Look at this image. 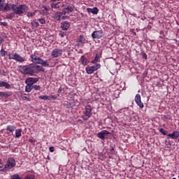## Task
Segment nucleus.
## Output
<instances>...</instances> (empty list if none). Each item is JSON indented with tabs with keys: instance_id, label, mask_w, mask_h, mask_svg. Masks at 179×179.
<instances>
[{
	"instance_id": "1",
	"label": "nucleus",
	"mask_w": 179,
	"mask_h": 179,
	"mask_svg": "<svg viewBox=\"0 0 179 179\" xmlns=\"http://www.w3.org/2000/svg\"><path fill=\"white\" fill-rule=\"evenodd\" d=\"M31 62H33L32 64L22 66L20 67V72H22L23 75L34 76V75L40 73V72H45V69H44V67L50 68L48 62H47V60H43V59L36 55V54L31 55Z\"/></svg>"
},
{
	"instance_id": "2",
	"label": "nucleus",
	"mask_w": 179,
	"mask_h": 179,
	"mask_svg": "<svg viewBox=\"0 0 179 179\" xmlns=\"http://www.w3.org/2000/svg\"><path fill=\"white\" fill-rule=\"evenodd\" d=\"M8 10H13L14 13H15V15L22 16L23 13H26L27 10V6L24 4H21L17 6L16 4L4 3V12H6Z\"/></svg>"
},
{
	"instance_id": "3",
	"label": "nucleus",
	"mask_w": 179,
	"mask_h": 179,
	"mask_svg": "<svg viewBox=\"0 0 179 179\" xmlns=\"http://www.w3.org/2000/svg\"><path fill=\"white\" fill-rule=\"evenodd\" d=\"M90 117H92V106L90 105H87L85 106V110L83 112L82 118L84 121H87Z\"/></svg>"
},
{
	"instance_id": "4",
	"label": "nucleus",
	"mask_w": 179,
	"mask_h": 179,
	"mask_svg": "<svg viewBox=\"0 0 179 179\" xmlns=\"http://www.w3.org/2000/svg\"><path fill=\"white\" fill-rule=\"evenodd\" d=\"M101 67V65H100V64H96V65L92 66H87L85 68V71L87 73H88L89 75H92V73H94L95 71L100 69Z\"/></svg>"
},
{
	"instance_id": "5",
	"label": "nucleus",
	"mask_w": 179,
	"mask_h": 179,
	"mask_svg": "<svg viewBox=\"0 0 179 179\" xmlns=\"http://www.w3.org/2000/svg\"><path fill=\"white\" fill-rule=\"evenodd\" d=\"M15 166H16V161L12 157L8 158L6 164L7 169L10 170L11 169H13Z\"/></svg>"
},
{
	"instance_id": "6",
	"label": "nucleus",
	"mask_w": 179,
	"mask_h": 179,
	"mask_svg": "<svg viewBox=\"0 0 179 179\" xmlns=\"http://www.w3.org/2000/svg\"><path fill=\"white\" fill-rule=\"evenodd\" d=\"M103 30L94 31L92 34V37L94 39L95 38L100 39L103 37Z\"/></svg>"
},
{
	"instance_id": "7",
	"label": "nucleus",
	"mask_w": 179,
	"mask_h": 179,
	"mask_svg": "<svg viewBox=\"0 0 179 179\" xmlns=\"http://www.w3.org/2000/svg\"><path fill=\"white\" fill-rule=\"evenodd\" d=\"M75 8L71 6H67L64 8L62 9V15H69L71 13L73 12Z\"/></svg>"
},
{
	"instance_id": "8",
	"label": "nucleus",
	"mask_w": 179,
	"mask_h": 179,
	"mask_svg": "<svg viewBox=\"0 0 179 179\" xmlns=\"http://www.w3.org/2000/svg\"><path fill=\"white\" fill-rule=\"evenodd\" d=\"M62 50L55 48L52 51L51 55L53 58H58V57H61V55H62Z\"/></svg>"
},
{
	"instance_id": "9",
	"label": "nucleus",
	"mask_w": 179,
	"mask_h": 179,
	"mask_svg": "<svg viewBox=\"0 0 179 179\" xmlns=\"http://www.w3.org/2000/svg\"><path fill=\"white\" fill-rule=\"evenodd\" d=\"M135 102L137 104V106L140 107V108H143L145 107V106L143 105V103H142L141 94H136Z\"/></svg>"
},
{
	"instance_id": "10",
	"label": "nucleus",
	"mask_w": 179,
	"mask_h": 179,
	"mask_svg": "<svg viewBox=\"0 0 179 179\" xmlns=\"http://www.w3.org/2000/svg\"><path fill=\"white\" fill-rule=\"evenodd\" d=\"M110 131L107 130H103L102 131H100L97 134V136L99 138V139L104 141V139H106V135H110Z\"/></svg>"
},
{
	"instance_id": "11",
	"label": "nucleus",
	"mask_w": 179,
	"mask_h": 179,
	"mask_svg": "<svg viewBox=\"0 0 179 179\" xmlns=\"http://www.w3.org/2000/svg\"><path fill=\"white\" fill-rule=\"evenodd\" d=\"M38 78H28L26 81L25 83H29V85H34V83H37V82H38Z\"/></svg>"
},
{
	"instance_id": "12",
	"label": "nucleus",
	"mask_w": 179,
	"mask_h": 179,
	"mask_svg": "<svg viewBox=\"0 0 179 179\" xmlns=\"http://www.w3.org/2000/svg\"><path fill=\"white\" fill-rule=\"evenodd\" d=\"M70 26H71V23H69V22L68 21H64L61 23V29L64 31L68 30Z\"/></svg>"
},
{
	"instance_id": "13",
	"label": "nucleus",
	"mask_w": 179,
	"mask_h": 179,
	"mask_svg": "<svg viewBox=\"0 0 179 179\" xmlns=\"http://www.w3.org/2000/svg\"><path fill=\"white\" fill-rule=\"evenodd\" d=\"M62 12H57L53 16L52 19L56 20L57 22H61V17H62Z\"/></svg>"
},
{
	"instance_id": "14",
	"label": "nucleus",
	"mask_w": 179,
	"mask_h": 179,
	"mask_svg": "<svg viewBox=\"0 0 179 179\" xmlns=\"http://www.w3.org/2000/svg\"><path fill=\"white\" fill-rule=\"evenodd\" d=\"M167 136H169V138H171V139H177L179 138V131H173L172 134H168Z\"/></svg>"
},
{
	"instance_id": "15",
	"label": "nucleus",
	"mask_w": 179,
	"mask_h": 179,
	"mask_svg": "<svg viewBox=\"0 0 179 179\" xmlns=\"http://www.w3.org/2000/svg\"><path fill=\"white\" fill-rule=\"evenodd\" d=\"M89 13H92L93 15H97L99 13V8L97 7H94L93 8H87Z\"/></svg>"
},
{
	"instance_id": "16",
	"label": "nucleus",
	"mask_w": 179,
	"mask_h": 179,
	"mask_svg": "<svg viewBox=\"0 0 179 179\" xmlns=\"http://www.w3.org/2000/svg\"><path fill=\"white\" fill-rule=\"evenodd\" d=\"M87 41H86V38L85 37H83V36L80 35L78 40H77V43H80V44H82V45H84V44H86Z\"/></svg>"
},
{
	"instance_id": "17",
	"label": "nucleus",
	"mask_w": 179,
	"mask_h": 179,
	"mask_svg": "<svg viewBox=\"0 0 179 179\" xmlns=\"http://www.w3.org/2000/svg\"><path fill=\"white\" fill-rule=\"evenodd\" d=\"M15 61H17V62H24L26 61V59L24 57H21L20 55H17V53H15Z\"/></svg>"
},
{
	"instance_id": "18",
	"label": "nucleus",
	"mask_w": 179,
	"mask_h": 179,
	"mask_svg": "<svg viewBox=\"0 0 179 179\" xmlns=\"http://www.w3.org/2000/svg\"><path fill=\"white\" fill-rule=\"evenodd\" d=\"M80 62L82 65H84V66L87 65V64H89V59H87V58H86V57L85 56H81Z\"/></svg>"
},
{
	"instance_id": "19",
	"label": "nucleus",
	"mask_w": 179,
	"mask_h": 179,
	"mask_svg": "<svg viewBox=\"0 0 179 179\" xmlns=\"http://www.w3.org/2000/svg\"><path fill=\"white\" fill-rule=\"evenodd\" d=\"M0 87H6V89H10V85H9V83L5 81H1L0 82Z\"/></svg>"
},
{
	"instance_id": "20",
	"label": "nucleus",
	"mask_w": 179,
	"mask_h": 179,
	"mask_svg": "<svg viewBox=\"0 0 179 179\" xmlns=\"http://www.w3.org/2000/svg\"><path fill=\"white\" fill-rule=\"evenodd\" d=\"M34 89L33 85L27 83L26 87H25V92H27L28 93H30L31 90Z\"/></svg>"
},
{
	"instance_id": "21",
	"label": "nucleus",
	"mask_w": 179,
	"mask_h": 179,
	"mask_svg": "<svg viewBox=\"0 0 179 179\" xmlns=\"http://www.w3.org/2000/svg\"><path fill=\"white\" fill-rule=\"evenodd\" d=\"M42 9V13H41L42 15H47V12H50V8L45 6H43Z\"/></svg>"
},
{
	"instance_id": "22",
	"label": "nucleus",
	"mask_w": 179,
	"mask_h": 179,
	"mask_svg": "<svg viewBox=\"0 0 179 179\" xmlns=\"http://www.w3.org/2000/svg\"><path fill=\"white\" fill-rule=\"evenodd\" d=\"M22 136V129H17L15 130V137L20 138Z\"/></svg>"
},
{
	"instance_id": "23",
	"label": "nucleus",
	"mask_w": 179,
	"mask_h": 179,
	"mask_svg": "<svg viewBox=\"0 0 179 179\" xmlns=\"http://www.w3.org/2000/svg\"><path fill=\"white\" fill-rule=\"evenodd\" d=\"M31 26H32V29H36V27H38V26H40V24H38V22H36V20H34L31 23Z\"/></svg>"
},
{
	"instance_id": "24",
	"label": "nucleus",
	"mask_w": 179,
	"mask_h": 179,
	"mask_svg": "<svg viewBox=\"0 0 179 179\" xmlns=\"http://www.w3.org/2000/svg\"><path fill=\"white\" fill-rule=\"evenodd\" d=\"M15 129H16V127L13 125L7 126V131H9L10 132H13Z\"/></svg>"
},
{
	"instance_id": "25",
	"label": "nucleus",
	"mask_w": 179,
	"mask_h": 179,
	"mask_svg": "<svg viewBox=\"0 0 179 179\" xmlns=\"http://www.w3.org/2000/svg\"><path fill=\"white\" fill-rule=\"evenodd\" d=\"M99 59H100V55L96 54L94 59L92 60V64H96V62H99Z\"/></svg>"
},
{
	"instance_id": "26",
	"label": "nucleus",
	"mask_w": 179,
	"mask_h": 179,
	"mask_svg": "<svg viewBox=\"0 0 179 179\" xmlns=\"http://www.w3.org/2000/svg\"><path fill=\"white\" fill-rule=\"evenodd\" d=\"M0 54L1 57H6L8 55V52L6 50H3V48H1L0 50Z\"/></svg>"
},
{
	"instance_id": "27",
	"label": "nucleus",
	"mask_w": 179,
	"mask_h": 179,
	"mask_svg": "<svg viewBox=\"0 0 179 179\" xmlns=\"http://www.w3.org/2000/svg\"><path fill=\"white\" fill-rule=\"evenodd\" d=\"M38 99L40 100H50V98L47 95H41L38 96Z\"/></svg>"
},
{
	"instance_id": "28",
	"label": "nucleus",
	"mask_w": 179,
	"mask_h": 179,
	"mask_svg": "<svg viewBox=\"0 0 179 179\" xmlns=\"http://www.w3.org/2000/svg\"><path fill=\"white\" fill-rule=\"evenodd\" d=\"M163 120H164V121H167L169 120H171V115L166 114V115H164L162 116Z\"/></svg>"
},
{
	"instance_id": "29",
	"label": "nucleus",
	"mask_w": 179,
	"mask_h": 179,
	"mask_svg": "<svg viewBox=\"0 0 179 179\" xmlns=\"http://www.w3.org/2000/svg\"><path fill=\"white\" fill-rule=\"evenodd\" d=\"M8 169L6 165H4V166H0V171H3L4 173H6V171H8Z\"/></svg>"
},
{
	"instance_id": "30",
	"label": "nucleus",
	"mask_w": 179,
	"mask_h": 179,
	"mask_svg": "<svg viewBox=\"0 0 179 179\" xmlns=\"http://www.w3.org/2000/svg\"><path fill=\"white\" fill-rule=\"evenodd\" d=\"M15 15H16V13H11L10 14H8L6 15V18L7 19H13V17H15Z\"/></svg>"
},
{
	"instance_id": "31",
	"label": "nucleus",
	"mask_w": 179,
	"mask_h": 179,
	"mask_svg": "<svg viewBox=\"0 0 179 179\" xmlns=\"http://www.w3.org/2000/svg\"><path fill=\"white\" fill-rule=\"evenodd\" d=\"M16 58V53L15 54H9L8 55V59H15Z\"/></svg>"
},
{
	"instance_id": "32",
	"label": "nucleus",
	"mask_w": 179,
	"mask_h": 179,
	"mask_svg": "<svg viewBox=\"0 0 179 179\" xmlns=\"http://www.w3.org/2000/svg\"><path fill=\"white\" fill-rule=\"evenodd\" d=\"M10 179H22L18 174H14L10 176Z\"/></svg>"
},
{
	"instance_id": "33",
	"label": "nucleus",
	"mask_w": 179,
	"mask_h": 179,
	"mask_svg": "<svg viewBox=\"0 0 179 179\" xmlns=\"http://www.w3.org/2000/svg\"><path fill=\"white\" fill-rule=\"evenodd\" d=\"M27 17H33V16H36V12L34 13H27Z\"/></svg>"
},
{
	"instance_id": "34",
	"label": "nucleus",
	"mask_w": 179,
	"mask_h": 179,
	"mask_svg": "<svg viewBox=\"0 0 179 179\" xmlns=\"http://www.w3.org/2000/svg\"><path fill=\"white\" fill-rule=\"evenodd\" d=\"M12 96L11 92H4V97H10Z\"/></svg>"
},
{
	"instance_id": "35",
	"label": "nucleus",
	"mask_w": 179,
	"mask_h": 179,
	"mask_svg": "<svg viewBox=\"0 0 179 179\" xmlns=\"http://www.w3.org/2000/svg\"><path fill=\"white\" fill-rule=\"evenodd\" d=\"M38 21L41 24H45V20L44 18H39Z\"/></svg>"
},
{
	"instance_id": "36",
	"label": "nucleus",
	"mask_w": 179,
	"mask_h": 179,
	"mask_svg": "<svg viewBox=\"0 0 179 179\" xmlns=\"http://www.w3.org/2000/svg\"><path fill=\"white\" fill-rule=\"evenodd\" d=\"M159 132H161V134H162V135H167V131H166L164 129L161 128L159 129Z\"/></svg>"
},
{
	"instance_id": "37",
	"label": "nucleus",
	"mask_w": 179,
	"mask_h": 179,
	"mask_svg": "<svg viewBox=\"0 0 179 179\" xmlns=\"http://www.w3.org/2000/svg\"><path fill=\"white\" fill-rule=\"evenodd\" d=\"M26 179H34V176L31 174H28L25 176Z\"/></svg>"
},
{
	"instance_id": "38",
	"label": "nucleus",
	"mask_w": 179,
	"mask_h": 179,
	"mask_svg": "<svg viewBox=\"0 0 179 179\" xmlns=\"http://www.w3.org/2000/svg\"><path fill=\"white\" fill-rule=\"evenodd\" d=\"M0 10H1V11L5 10V3L0 4Z\"/></svg>"
},
{
	"instance_id": "39",
	"label": "nucleus",
	"mask_w": 179,
	"mask_h": 179,
	"mask_svg": "<svg viewBox=\"0 0 179 179\" xmlns=\"http://www.w3.org/2000/svg\"><path fill=\"white\" fill-rule=\"evenodd\" d=\"M33 87L35 90H40L41 89V87L40 85H33Z\"/></svg>"
},
{
	"instance_id": "40",
	"label": "nucleus",
	"mask_w": 179,
	"mask_h": 179,
	"mask_svg": "<svg viewBox=\"0 0 179 179\" xmlns=\"http://www.w3.org/2000/svg\"><path fill=\"white\" fill-rule=\"evenodd\" d=\"M58 97L55 95H50L49 96V100H51V99H53L54 100H57Z\"/></svg>"
},
{
	"instance_id": "41",
	"label": "nucleus",
	"mask_w": 179,
	"mask_h": 179,
	"mask_svg": "<svg viewBox=\"0 0 179 179\" xmlns=\"http://www.w3.org/2000/svg\"><path fill=\"white\" fill-rule=\"evenodd\" d=\"M57 5H58V4H56V3H52L50 5V6H51V8H52V9H55V8H57Z\"/></svg>"
},
{
	"instance_id": "42",
	"label": "nucleus",
	"mask_w": 179,
	"mask_h": 179,
	"mask_svg": "<svg viewBox=\"0 0 179 179\" xmlns=\"http://www.w3.org/2000/svg\"><path fill=\"white\" fill-rule=\"evenodd\" d=\"M1 26H4V27H6L8 26V22H0Z\"/></svg>"
},
{
	"instance_id": "43",
	"label": "nucleus",
	"mask_w": 179,
	"mask_h": 179,
	"mask_svg": "<svg viewBox=\"0 0 179 179\" xmlns=\"http://www.w3.org/2000/svg\"><path fill=\"white\" fill-rule=\"evenodd\" d=\"M29 142H31V143H34V142H36V140L34 138H33V137L29 138Z\"/></svg>"
},
{
	"instance_id": "44",
	"label": "nucleus",
	"mask_w": 179,
	"mask_h": 179,
	"mask_svg": "<svg viewBox=\"0 0 179 179\" xmlns=\"http://www.w3.org/2000/svg\"><path fill=\"white\" fill-rule=\"evenodd\" d=\"M59 36H60V37H65L66 34H65V33H64V32H60V33L59 34Z\"/></svg>"
},
{
	"instance_id": "45",
	"label": "nucleus",
	"mask_w": 179,
	"mask_h": 179,
	"mask_svg": "<svg viewBox=\"0 0 179 179\" xmlns=\"http://www.w3.org/2000/svg\"><path fill=\"white\" fill-rule=\"evenodd\" d=\"M62 20H66V19H69V16H62Z\"/></svg>"
},
{
	"instance_id": "46",
	"label": "nucleus",
	"mask_w": 179,
	"mask_h": 179,
	"mask_svg": "<svg viewBox=\"0 0 179 179\" xmlns=\"http://www.w3.org/2000/svg\"><path fill=\"white\" fill-rule=\"evenodd\" d=\"M142 57L143 58H145V59H148V55H146V53H143Z\"/></svg>"
},
{
	"instance_id": "47",
	"label": "nucleus",
	"mask_w": 179,
	"mask_h": 179,
	"mask_svg": "<svg viewBox=\"0 0 179 179\" xmlns=\"http://www.w3.org/2000/svg\"><path fill=\"white\" fill-rule=\"evenodd\" d=\"M61 92H62V87H60L58 90H57V93L58 94H59V93H61Z\"/></svg>"
},
{
	"instance_id": "48",
	"label": "nucleus",
	"mask_w": 179,
	"mask_h": 179,
	"mask_svg": "<svg viewBox=\"0 0 179 179\" xmlns=\"http://www.w3.org/2000/svg\"><path fill=\"white\" fill-rule=\"evenodd\" d=\"M0 97H5V92H0Z\"/></svg>"
},
{
	"instance_id": "49",
	"label": "nucleus",
	"mask_w": 179,
	"mask_h": 179,
	"mask_svg": "<svg viewBox=\"0 0 179 179\" xmlns=\"http://www.w3.org/2000/svg\"><path fill=\"white\" fill-rule=\"evenodd\" d=\"M49 150L51 152V153H52V152H54V147H50Z\"/></svg>"
},
{
	"instance_id": "50",
	"label": "nucleus",
	"mask_w": 179,
	"mask_h": 179,
	"mask_svg": "<svg viewBox=\"0 0 179 179\" xmlns=\"http://www.w3.org/2000/svg\"><path fill=\"white\" fill-rule=\"evenodd\" d=\"M2 43H3V39H0V46L2 44Z\"/></svg>"
},
{
	"instance_id": "51",
	"label": "nucleus",
	"mask_w": 179,
	"mask_h": 179,
	"mask_svg": "<svg viewBox=\"0 0 179 179\" xmlns=\"http://www.w3.org/2000/svg\"><path fill=\"white\" fill-rule=\"evenodd\" d=\"M47 159L48 160H51V157H50V156H48Z\"/></svg>"
},
{
	"instance_id": "52",
	"label": "nucleus",
	"mask_w": 179,
	"mask_h": 179,
	"mask_svg": "<svg viewBox=\"0 0 179 179\" xmlns=\"http://www.w3.org/2000/svg\"><path fill=\"white\" fill-rule=\"evenodd\" d=\"M0 164H3L2 159H0Z\"/></svg>"
},
{
	"instance_id": "53",
	"label": "nucleus",
	"mask_w": 179,
	"mask_h": 179,
	"mask_svg": "<svg viewBox=\"0 0 179 179\" xmlns=\"http://www.w3.org/2000/svg\"><path fill=\"white\" fill-rule=\"evenodd\" d=\"M1 2H2V0H0V3H1Z\"/></svg>"
},
{
	"instance_id": "54",
	"label": "nucleus",
	"mask_w": 179,
	"mask_h": 179,
	"mask_svg": "<svg viewBox=\"0 0 179 179\" xmlns=\"http://www.w3.org/2000/svg\"><path fill=\"white\" fill-rule=\"evenodd\" d=\"M111 150H114V148H112Z\"/></svg>"
},
{
	"instance_id": "55",
	"label": "nucleus",
	"mask_w": 179,
	"mask_h": 179,
	"mask_svg": "<svg viewBox=\"0 0 179 179\" xmlns=\"http://www.w3.org/2000/svg\"><path fill=\"white\" fill-rule=\"evenodd\" d=\"M172 179H177V178H172Z\"/></svg>"
}]
</instances>
